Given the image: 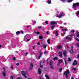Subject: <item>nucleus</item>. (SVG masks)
<instances>
[{
	"label": "nucleus",
	"mask_w": 79,
	"mask_h": 79,
	"mask_svg": "<svg viewBox=\"0 0 79 79\" xmlns=\"http://www.w3.org/2000/svg\"><path fill=\"white\" fill-rule=\"evenodd\" d=\"M50 24L52 26H53L51 27L52 29L53 30V28H54V27H55V24H57V23H56V22L55 21H51L50 22Z\"/></svg>",
	"instance_id": "obj_1"
},
{
	"label": "nucleus",
	"mask_w": 79,
	"mask_h": 79,
	"mask_svg": "<svg viewBox=\"0 0 79 79\" xmlns=\"http://www.w3.org/2000/svg\"><path fill=\"white\" fill-rule=\"evenodd\" d=\"M65 77L66 78H68V74H69V69H67L66 71H65L64 73V75H65Z\"/></svg>",
	"instance_id": "obj_2"
},
{
	"label": "nucleus",
	"mask_w": 79,
	"mask_h": 79,
	"mask_svg": "<svg viewBox=\"0 0 79 79\" xmlns=\"http://www.w3.org/2000/svg\"><path fill=\"white\" fill-rule=\"evenodd\" d=\"M77 6H79V2H77L75 4H73V6L74 7V8H77Z\"/></svg>",
	"instance_id": "obj_3"
},
{
	"label": "nucleus",
	"mask_w": 79,
	"mask_h": 79,
	"mask_svg": "<svg viewBox=\"0 0 79 79\" xmlns=\"http://www.w3.org/2000/svg\"><path fill=\"white\" fill-rule=\"evenodd\" d=\"M63 55L65 58H66V56L67 55V52L65 50L63 51Z\"/></svg>",
	"instance_id": "obj_4"
},
{
	"label": "nucleus",
	"mask_w": 79,
	"mask_h": 79,
	"mask_svg": "<svg viewBox=\"0 0 79 79\" xmlns=\"http://www.w3.org/2000/svg\"><path fill=\"white\" fill-rule=\"evenodd\" d=\"M32 68H33V64L32 63L30 64V68L29 69V71H31L32 69Z\"/></svg>",
	"instance_id": "obj_5"
},
{
	"label": "nucleus",
	"mask_w": 79,
	"mask_h": 79,
	"mask_svg": "<svg viewBox=\"0 0 79 79\" xmlns=\"http://www.w3.org/2000/svg\"><path fill=\"white\" fill-rule=\"evenodd\" d=\"M21 74L23 76H24V75H25V74H27V75H28V73L27 72L25 73L24 72V71H22Z\"/></svg>",
	"instance_id": "obj_6"
},
{
	"label": "nucleus",
	"mask_w": 79,
	"mask_h": 79,
	"mask_svg": "<svg viewBox=\"0 0 79 79\" xmlns=\"http://www.w3.org/2000/svg\"><path fill=\"white\" fill-rule=\"evenodd\" d=\"M38 74L39 75H40L42 74V70L40 69V68H38Z\"/></svg>",
	"instance_id": "obj_7"
},
{
	"label": "nucleus",
	"mask_w": 79,
	"mask_h": 79,
	"mask_svg": "<svg viewBox=\"0 0 79 79\" xmlns=\"http://www.w3.org/2000/svg\"><path fill=\"white\" fill-rule=\"evenodd\" d=\"M77 64V62L76 61V60H74L73 63V65L74 66L75 65H76Z\"/></svg>",
	"instance_id": "obj_8"
},
{
	"label": "nucleus",
	"mask_w": 79,
	"mask_h": 79,
	"mask_svg": "<svg viewBox=\"0 0 79 79\" xmlns=\"http://www.w3.org/2000/svg\"><path fill=\"white\" fill-rule=\"evenodd\" d=\"M2 75L4 77L6 76V72H5V69L4 70V71L2 72Z\"/></svg>",
	"instance_id": "obj_9"
},
{
	"label": "nucleus",
	"mask_w": 79,
	"mask_h": 79,
	"mask_svg": "<svg viewBox=\"0 0 79 79\" xmlns=\"http://www.w3.org/2000/svg\"><path fill=\"white\" fill-rule=\"evenodd\" d=\"M61 63H63V60L60 59L58 60V65H60Z\"/></svg>",
	"instance_id": "obj_10"
},
{
	"label": "nucleus",
	"mask_w": 79,
	"mask_h": 79,
	"mask_svg": "<svg viewBox=\"0 0 79 79\" xmlns=\"http://www.w3.org/2000/svg\"><path fill=\"white\" fill-rule=\"evenodd\" d=\"M58 54H59V56L60 57H62L63 56L62 55V52H59Z\"/></svg>",
	"instance_id": "obj_11"
},
{
	"label": "nucleus",
	"mask_w": 79,
	"mask_h": 79,
	"mask_svg": "<svg viewBox=\"0 0 79 79\" xmlns=\"http://www.w3.org/2000/svg\"><path fill=\"white\" fill-rule=\"evenodd\" d=\"M39 63H40V68H42L43 65H41V63H42V61H40L39 62Z\"/></svg>",
	"instance_id": "obj_12"
},
{
	"label": "nucleus",
	"mask_w": 79,
	"mask_h": 79,
	"mask_svg": "<svg viewBox=\"0 0 79 79\" xmlns=\"http://www.w3.org/2000/svg\"><path fill=\"white\" fill-rule=\"evenodd\" d=\"M57 17H58L59 18H61V17H62V16H63V14L60 15L59 16L58 14H57Z\"/></svg>",
	"instance_id": "obj_13"
},
{
	"label": "nucleus",
	"mask_w": 79,
	"mask_h": 79,
	"mask_svg": "<svg viewBox=\"0 0 79 79\" xmlns=\"http://www.w3.org/2000/svg\"><path fill=\"white\" fill-rule=\"evenodd\" d=\"M49 65H50V66L53 65V62H52V61H50L49 62Z\"/></svg>",
	"instance_id": "obj_14"
},
{
	"label": "nucleus",
	"mask_w": 79,
	"mask_h": 79,
	"mask_svg": "<svg viewBox=\"0 0 79 79\" xmlns=\"http://www.w3.org/2000/svg\"><path fill=\"white\" fill-rule=\"evenodd\" d=\"M34 34H37V35H39V34H40V33L39 31H37V32H36L34 31Z\"/></svg>",
	"instance_id": "obj_15"
},
{
	"label": "nucleus",
	"mask_w": 79,
	"mask_h": 79,
	"mask_svg": "<svg viewBox=\"0 0 79 79\" xmlns=\"http://www.w3.org/2000/svg\"><path fill=\"white\" fill-rule=\"evenodd\" d=\"M55 35L56 36H58V32L57 31H56Z\"/></svg>",
	"instance_id": "obj_16"
},
{
	"label": "nucleus",
	"mask_w": 79,
	"mask_h": 79,
	"mask_svg": "<svg viewBox=\"0 0 79 79\" xmlns=\"http://www.w3.org/2000/svg\"><path fill=\"white\" fill-rule=\"evenodd\" d=\"M61 48V46L60 45H59L57 47V49H60Z\"/></svg>",
	"instance_id": "obj_17"
},
{
	"label": "nucleus",
	"mask_w": 79,
	"mask_h": 79,
	"mask_svg": "<svg viewBox=\"0 0 79 79\" xmlns=\"http://www.w3.org/2000/svg\"><path fill=\"white\" fill-rule=\"evenodd\" d=\"M47 3H48V4H50V3H52V2H51V0H48L47 2Z\"/></svg>",
	"instance_id": "obj_18"
},
{
	"label": "nucleus",
	"mask_w": 79,
	"mask_h": 79,
	"mask_svg": "<svg viewBox=\"0 0 79 79\" xmlns=\"http://www.w3.org/2000/svg\"><path fill=\"white\" fill-rule=\"evenodd\" d=\"M76 36L77 37H79V32H78L76 35Z\"/></svg>",
	"instance_id": "obj_19"
},
{
	"label": "nucleus",
	"mask_w": 79,
	"mask_h": 79,
	"mask_svg": "<svg viewBox=\"0 0 79 79\" xmlns=\"http://www.w3.org/2000/svg\"><path fill=\"white\" fill-rule=\"evenodd\" d=\"M45 76L47 79H49V77L48 76V75H47L45 74Z\"/></svg>",
	"instance_id": "obj_20"
},
{
	"label": "nucleus",
	"mask_w": 79,
	"mask_h": 79,
	"mask_svg": "<svg viewBox=\"0 0 79 79\" xmlns=\"http://www.w3.org/2000/svg\"><path fill=\"white\" fill-rule=\"evenodd\" d=\"M73 0H68L67 1V2L68 3H70L71 2H73Z\"/></svg>",
	"instance_id": "obj_21"
},
{
	"label": "nucleus",
	"mask_w": 79,
	"mask_h": 79,
	"mask_svg": "<svg viewBox=\"0 0 79 79\" xmlns=\"http://www.w3.org/2000/svg\"><path fill=\"white\" fill-rule=\"evenodd\" d=\"M39 39H41L42 40V39H43V36H40L39 37Z\"/></svg>",
	"instance_id": "obj_22"
},
{
	"label": "nucleus",
	"mask_w": 79,
	"mask_h": 79,
	"mask_svg": "<svg viewBox=\"0 0 79 79\" xmlns=\"http://www.w3.org/2000/svg\"><path fill=\"white\" fill-rule=\"evenodd\" d=\"M16 34H18V35H19V34H20V31H17L16 32Z\"/></svg>",
	"instance_id": "obj_23"
},
{
	"label": "nucleus",
	"mask_w": 79,
	"mask_h": 79,
	"mask_svg": "<svg viewBox=\"0 0 79 79\" xmlns=\"http://www.w3.org/2000/svg\"><path fill=\"white\" fill-rule=\"evenodd\" d=\"M50 68L51 69H54V67L53 65H51L50 66Z\"/></svg>",
	"instance_id": "obj_24"
},
{
	"label": "nucleus",
	"mask_w": 79,
	"mask_h": 79,
	"mask_svg": "<svg viewBox=\"0 0 79 79\" xmlns=\"http://www.w3.org/2000/svg\"><path fill=\"white\" fill-rule=\"evenodd\" d=\"M50 39H48V40H47V42L48 43V44H50Z\"/></svg>",
	"instance_id": "obj_25"
},
{
	"label": "nucleus",
	"mask_w": 79,
	"mask_h": 79,
	"mask_svg": "<svg viewBox=\"0 0 79 79\" xmlns=\"http://www.w3.org/2000/svg\"><path fill=\"white\" fill-rule=\"evenodd\" d=\"M69 52L71 53H73V50H70Z\"/></svg>",
	"instance_id": "obj_26"
},
{
	"label": "nucleus",
	"mask_w": 79,
	"mask_h": 79,
	"mask_svg": "<svg viewBox=\"0 0 79 79\" xmlns=\"http://www.w3.org/2000/svg\"><path fill=\"white\" fill-rule=\"evenodd\" d=\"M63 70V68H61V67H60L59 69V71L60 72H61V71Z\"/></svg>",
	"instance_id": "obj_27"
},
{
	"label": "nucleus",
	"mask_w": 79,
	"mask_h": 79,
	"mask_svg": "<svg viewBox=\"0 0 79 79\" xmlns=\"http://www.w3.org/2000/svg\"><path fill=\"white\" fill-rule=\"evenodd\" d=\"M57 59H58V57H55L54 58H53V60H57Z\"/></svg>",
	"instance_id": "obj_28"
},
{
	"label": "nucleus",
	"mask_w": 79,
	"mask_h": 79,
	"mask_svg": "<svg viewBox=\"0 0 79 79\" xmlns=\"http://www.w3.org/2000/svg\"><path fill=\"white\" fill-rule=\"evenodd\" d=\"M43 45L44 46L43 47H44V48H46L47 45L44 44H43Z\"/></svg>",
	"instance_id": "obj_29"
},
{
	"label": "nucleus",
	"mask_w": 79,
	"mask_h": 79,
	"mask_svg": "<svg viewBox=\"0 0 79 79\" xmlns=\"http://www.w3.org/2000/svg\"><path fill=\"white\" fill-rule=\"evenodd\" d=\"M71 61V59L70 57H69L68 59V61Z\"/></svg>",
	"instance_id": "obj_30"
},
{
	"label": "nucleus",
	"mask_w": 79,
	"mask_h": 79,
	"mask_svg": "<svg viewBox=\"0 0 79 79\" xmlns=\"http://www.w3.org/2000/svg\"><path fill=\"white\" fill-rule=\"evenodd\" d=\"M75 39L77 40V42H79V39L77 38L76 37Z\"/></svg>",
	"instance_id": "obj_31"
},
{
	"label": "nucleus",
	"mask_w": 79,
	"mask_h": 79,
	"mask_svg": "<svg viewBox=\"0 0 79 79\" xmlns=\"http://www.w3.org/2000/svg\"><path fill=\"white\" fill-rule=\"evenodd\" d=\"M10 77L11 79H13V77H14V76H13L11 75H10Z\"/></svg>",
	"instance_id": "obj_32"
},
{
	"label": "nucleus",
	"mask_w": 79,
	"mask_h": 79,
	"mask_svg": "<svg viewBox=\"0 0 79 79\" xmlns=\"http://www.w3.org/2000/svg\"><path fill=\"white\" fill-rule=\"evenodd\" d=\"M75 32V31L74 30H72L71 31V32L72 33H74V32Z\"/></svg>",
	"instance_id": "obj_33"
},
{
	"label": "nucleus",
	"mask_w": 79,
	"mask_h": 79,
	"mask_svg": "<svg viewBox=\"0 0 79 79\" xmlns=\"http://www.w3.org/2000/svg\"><path fill=\"white\" fill-rule=\"evenodd\" d=\"M42 54V53L40 51V54L39 55L41 56Z\"/></svg>",
	"instance_id": "obj_34"
},
{
	"label": "nucleus",
	"mask_w": 79,
	"mask_h": 79,
	"mask_svg": "<svg viewBox=\"0 0 79 79\" xmlns=\"http://www.w3.org/2000/svg\"><path fill=\"white\" fill-rule=\"evenodd\" d=\"M72 69L73 70H74V71H76V69L74 67L72 68Z\"/></svg>",
	"instance_id": "obj_35"
},
{
	"label": "nucleus",
	"mask_w": 79,
	"mask_h": 79,
	"mask_svg": "<svg viewBox=\"0 0 79 79\" xmlns=\"http://www.w3.org/2000/svg\"><path fill=\"white\" fill-rule=\"evenodd\" d=\"M12 59L13 60H14V61H15V60H16V58L15 57H13L12 58Z\"/></svg>",
	"instance_id": "obj_36"
},
{
	"label": "nucleus",
	"mask_w": 79,
	"mask_h": 79,
	"mask_svg": "<svg viewBox=\"0 0 79 79\" xmlns=\"http://www.w3.org/2000/svg\"><path fill=\"white\" fill-rule=\"evenodd\" d=\"M71 50H73V46H71Z\"/></svg>",
	"instance_id": "obj_37"
},
{
	"label": "nucleus",
	"mask_w": 79,
	"mask_h": 79,
	"mask_svg": "<svg viewBox=\"0 0 79 79\" xmlns=\"http://www.w3.org/2000/svg\"><path fill=\"white\" fill-rule=\"evenodd\" d=\"M23 76H24V77H25V78H27V76H26V75L25 74V75H23Z\"/></svg>",
	"instance_id": "obj_38"
},
{
	"label": "nucleus",
	"mask_w": 79,
	"mask_h": 79,
	"mask_svg": "<svg viewBox=\"0 0 79 79\" xmlns=\"http://www.w3.org/2000/svg\"><path fill=\"white\" fill-rule=\"evenodd\" d=\"M45 23H46V24H48V21H45Z\"/></svg>",
	"instance_id": "obj_39"
},
{
	"label": "nucleus",
	"mask_w": 79,
	"mask_h": 79,
	"mask_svg": "<svg viewBox=\"0 0 79 79\" xmlns=\"http://www.w3.org/2000/svg\"><path fill=\"white\" fill-rule=\"evenodd\" d=\"M37 45H40V43L39 42H38V43L37 44Z\"/></svg>",
	"instance_id": "obj_40"
},
{
	"label": "nucleus",
	"mask_w": 79,
	"mask_h": 79,
	"mask_svg": "<svg viewBox=\"0 0 79 79\" xmlns=\"http://www.w3.org/2000/svg\"><path fill=\"white\" fill-rule=\"evenodd\" d=\"M70 37H73V34H71L70 35Z\"/></svg>",
	"instance_id": "obj_41"
},
{
	"label": "nucleus",
	"mask_w": 79,
	"mask_h": 79,
	"mask_svg": "<svg viewBox=\"0 0 79 79\" xmlns=\"http://www.w3.org/2000/svg\"><path fill=\"white\" fill-rule=\"evenodd\" d=\"M42 79V77H40L39 78H38V79Z\"/></svg>",
	"instance_id": "obj_42"
},
{
	"label": "nucleus",
	"mask_w": 79,
	"mask_h": 79,
	"mask_svg": "<svg viewBox=\"0 0 79 79\" xmlns=\"http://www.w3.org/2000/svg\"><path fill=\"white\" fill-rule=\"evenodd\" d=\"M41 56H40L39 55V56H38V58L39 59H40V58H41Z\"/></svg>",
	"instance_id": "obj_43"
},
{
	"label": "nucleus",
	"mask_w": 79,
	"mask_h": 79,
	"mask_svg": "<svg viewBox=\"0 0 79 79\" xmlns=\"http://www.w3.org/2000/svg\"><path fill=\"white\" fill-rule=\"evenodd\" d=\"M48 52L47 51H45L44 52V54H45V53H48Z\"/></svg>",
	"instance_id": "obj_44"
},
{
	"label": "nucleus",
	"mask_w": 79,
	"mask_h": 79,
	"mask_svg": "<svg viewBox=\"0 0 79 79\" xmlns=\"http://www.w3.org/2000/svg\"><path fill=\"white\" fill-rule=\"evenodd\" d=\"M19 63H17L16 64V65L17 66H19Z\"/></svg>",
	"instance_id": "obj_45"
},
{
	"label": "nucleus",
	"mask_w": 79,
	"mask_h": 79,
	"mask_svg": "<svg viewBox=\"0 0 79 79\" xmlns=\"http://www.w3.org/2000/svg\"><path fill=\"white\" fill-rule=\"evenodd\" d=\"M77 58H78V59H79V55H77Z\"/></svg>",
	"instance_id": "obj_46"
},
{
	"label": "nucleus",
	"mask_w": 79,
	"mask_h": 79,
	"mask_svg": "<svg viewBox=\"0 0 79 79\" xmlns=\"http://www.w3.org/2000/svg\"><path fill=\"white\" fill-rule=\"evenodd\" d=\"M65 65H66L67 64V63H66V60H65Z\"/></svg>",
	"instance_id": "obj_47"
},
{
	"label": "nucleus",
	"mask_w": 79,
	"mask_h": 79,
	"mask_svg": "<svg viewBox=\"0 0 79 79\" xmlns=\"http://www.w3.org/2000/svg\"><path fill=\"white\" fill-rule=\"evenodd\" d=\"M42 27L41 26L39 27L38 29H41V28H42Z\"/></svg>",
	"instance_id": "obj_48"
},
{
	"label": "nucleus",
	"mask_w": 79,
	"mask_h": 79,
	"mask_svg": "<svg viewBox=\"0 0 79 79\" xmlns=\"http://www.w3.org/2000/svg\"><path fill=\"white\" fill-rule=\"evenodd\" d=\"M69 38V37L67 36L66 37L65 39H68Z\"/></svg>",
	"instance_id": "obj_49"
},
{
	"label": "nucleus",
	"mask_w": 79,
	"mask_h": 79,
	"mask_svg": "<svg viewBox=\"0 0 79 79\" xmlns=\"http://www.w3.org/2000/svg\"><path fill=\"white\" fill-rule=\"evenodd\" d=\"M76 14H79V11H78L77 12Z\"/></svg>",
	"instance_id": "obj_50"
},
{
	"label": "nucleus",
	"mask_w": 79,
	"mask_h": 79,
	"mask_svg": "<svg viewBox=\"0 0 79 79\" xmlns=\"http://www.w3.org/2000/svg\"><path fill=\"white\" fill-rule=\"evenodd\" d=\"M32 47H33V49H34V48H35V46H33Z\"/></svg>",
	"instance_id": "obj_51"
},
{
	"label": "nucleus",
	"mask_w": 79,
	"mask_h": 79,
	"mask_svg": "<svg viewBox=\"0 0 79 79\" xmlns=\"http://www.w3.org/2000/svg\"><path fill=\"white\" fill-rule=\"evenodd\" d=\"M31 39V38H30V39H29L27 40V41H29V40H30Z\"/></svg>",
	"instance_id": "obj_52"
},
{
	"label": "nucleus",
	"mask_w": 79,
	"mask_h": 79,
	"mask_svg": "<svg viewBox=\"0 0 79 79\" xmlns=\"http://www.w3.org/2000/svg\"><path fill=\"white\" fill-rule=\"evenodd\" d=\"M21 33L22 34H24V31H21Z\"/></svg>",
	"instance_id": "obj_53"
},
{
	"label": "nucleus",
	"mask_w": 79,
	"mask_h": 79,
	"mask_svg": "<svg viewBox=\"0 0 79 79\" xmlns=\"http://www.w3.org/2000/svg\"><path fill=\"white\" fill-rule=\"evenodd\" d=\"M62 31H63V32H64V29H62Z\"/></svg>",
	"instance_id": "obj_54"
},
{
	"label": "nucleus",
	"mask_w": 79,
	"mask_h": 79,
	"mask_svg": "<svg viewBox=\"0 0 79 79\" xmlns=\"http://www.w3.org/2000/svg\"><path fill=\"white\" fill-rule=\"evenodd\" d=\"M65 33H66L65 32L63 33V35H65Z\"/></svg>",
	"instance_id": "obj_55"
},
{
	"label": "nucleus",
	"mask_w": 79,
	"mask_h": 79,
	"mask_svg": "<svg viewBox=\"0 0 79 79\" xmlns=\"http://www.w3.org/2000/svg\"><path fill=\"white\" fill-rule=\"evenodd\" d=\"M11 69H13V66L11 67Z\"/></svg>",
	"instance_id": "obj_56"
},
{
	"label": "nucleus",
	"mask_w": 79,
	"mask_h": 79,
	"mask_svg": "<svg viewBox=\"0 0 79 79\" xmlns=\"http://www.w3.org/2000/svg\"><path fill=\"white\" fill-rule=\"evenodd\" d=\"M71 40V38H69V40Z\"/></svg>",
	"instance_id": "obj_57"
},
{
	"label": "nucleus",
	"mask_w": 79,
	"mask_h": 79,
	"mask_svg": "<svg viewBox=\"0 0 79 79\" xmlns=\"http://www.w3.org/2000/svg\"><path fill=\"white\" fill-rule=\"evenodd\" d=\"M46 34H48V31H47V32H46Z\"/></svg>",
	"instance_id": "obj_58"
},
{
	"label": "nucleus",
	"mask_w": 79,
	"mask_h": 79,
	"mask_svg": "<svg viewBox=\"0 0 79 79\" xmlns=\"http://www.w3.org/2000/svg\"><path fill=\"white\" fill-rule=\"evenodd\" d=\"M64 31H67V30H66V29H64Z\"/></svg>",
	"instance_id": "obj_59"
},
{
	"label": "nucleus",
	"mask_w": 79,
	"mask_h": 79,
	"mask_svg": "<svg viewBox=\"0 0 79 79\" xmlns=\"http://www.w3.org/2000/svg\"><path fill=\"white\" fill-rule=\"evenodd\" d=\"M66 47H67V48H69V47H68V45H67Z\"/></svg>",
	"instance_id": "obj_60"
},
{
	"label": "nucleus",
	"mask_w": 79,
	"mask_h": 79,
	"mask_svg": "<svg viewBox=\"0 0 79 79\" xmlns=\"http://www.w3.org/2000/svg\"><path fill=\"white\" fill-rule=\"evenodd\" d=\"M63 24H64V25H66V23H64Z\"/></svg>",
	"instance_id": "obj_61"
},
{
	"label": "nucleus",
	"mask_w": 79,
	"mask_h": 79,
	"mask_svg": "<svg viewBox=\"0 0 79 79\" xmlns=\"http://www.w3.org/2000/svg\"><path fill=\"white\" fill-rule=\"evenodd\" d=\"M27 54H28L27 52H26V55H27Z\"/></svg>",
	"instance_id": "obj_62"
},
{
	"label": "nucleus",
	"mask_w": 79,
	"mask_h": 79,
	"mask_svg": "<svg viewBox=\"0 0 79 79\" xmlns=\"http://www.w3.org/2000/svg\"><path fill=\"white\" fill-rule=\"evenodd\" d=\"M17 79H21V78H20V77H19Z\"/></svg>",
	"instance_id": "obj_63"
},
{
	"label": "nucleus",
	"mask_w": 79,
	"mask_h": 79,
	"mask_svg": "<svg viewBox=\"0 0 79 79\" xmlns=\"http://www.w3.org/2000/svg\"><path fill=\"white\" fill-rule=\"evenodd\" d=\"M71 79H74V78H73V77H72Z\"/></svg>",
	"instance_id": "obj_64"
}]
</instances>
